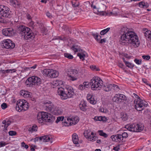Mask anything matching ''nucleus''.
<instances>
[{
    "instance_id": "obj_1",
    "label": "nucleus",
    "mask_w": 151,
    "mask_h": 151,
    "mask_svg": "<svg viewBox=\"0 0 151 151\" xmlns=\"http://www.w3.org/2000/svg\"><path fill=\"white\" fill-rule=\"evenodd\" d=\"M128 29L127 28L125 27L121 29L120 42V40L125 41L129 44L132 45L134 47H138L139 44L138 36L134 32L129 31Z\"/></svg>"
},
{
    "instance_id": "obj_2",
    "label": "nucleus",
    "mask_w": 151,
    "mask_h": 151,
    "mask_svg": "<svg viewBox=\"0 0 151 151\" xmlns=\"http://www.w3.org/2000/svg\"><path fill=\"white\" fill-rule=\"evenodd\" d=\"M17 32L21 35L22 38L26 40H33L35 37V35L32 30L24 25L18 26Z\"/></svg>"
},
{
    "instance_id": "obj_3",
    "label": "nucleus",
    "mask_w": 151,
    "mask_h": 151,
    "mask_svg": "<svg viewBox=\"0 0 151 151\" xmlns=\"http://www.w3.org/2000/svg\"><path fill=\"white\" fill-rule=\"evenodd\" d=\"M37 118L38 122L39 123H42L43 122L52 123L55 119V116L51 114L43 111L37 114Z\"/></svg>"
},
{
    "instance_id": "obj_4",
    "label": "nucleus",
    "mask_w": 151,
    "mask_h": 151,
    "mask_svg": "<svg viewBox=\"0 0 151 151\" xmlns=\"http://www.w3.org/2000/svg\"><path fill=\"white\" fill-rule=\"evenodd\" d=\"M103 82L102 80L99 78L97 77H93L90 82L91 89L93 90H100L103 84Z\"/></svg>"
},
{
    "instance_id": "obj_5",
    "label": "nucleus",
    "mask_w": 151,
    "mask_h": 151,
    "mask_svg": "<svg viewBox=\"0 0 151 151\" xmlns=\"http://www.w3.org/2000/svg\"><path fill=\"white\" fill-rule=\"evenodd\" d=\"M41 79L38 77L33 76L28 78L25 81L27 87H33V86H39L42 83Z\"/></svg>"
},
{
    "instance_id": "obj_6",
    "label": "nucleus",
    "mask_w": 151,
    "mask_h": 151,
    "mask_svg": "<svg viewBox=\"0 0 151 151\" xmlns=\"http://www.w3.org/2000/svg\"><path fill=\"white\" fill-rule=\"evenodd\" d=\"M133 95L138 99L134 106L135 109L138 111H142L144 109L145 107L148 105L147 103L144 100H142L139 97L137 94L133 93Z\"/></svg>"
},
{
    "instance_id": "obj_7",
    "label": "nucleus",
    "mask_w": 151,
    "mask_h": 151,
    "mask_svg": "<svg viewBox=\"0 0 151 151\" xmlns=\"http://www.w3.org/2000/svg\"><path fill=\"white\" fill-rule=\"evenodd\" d=\"M29 107V103L26 100H19L17 102L16 109L18 111L21 112L22 110H27Z\"/></svg>"
},
{
    "instance_id": "obj_8",
    "label": "nucleus",
    "mask_w": 151,
    "mask_h": 151,
    "mask_svg": "<svg viewBox=\"0 0 151 151\" xmlns=\"http://www.w3.org/2000/svg\"><path fill=\"white\" fill-rule=\"evenodd\" d=\"M125 127L129 131L137 132L141 131L144 129L142 125L136 124H127L125 126Z\"/></svg>"
},
{
    "instance_id": "obj_9",
    "label": "nucleus",
    "mask_w": 151,
    "mask_h": 151,
    "mask_svg": "<svg viewBox=\"0 0 151 151\" xmlns=\"http://www.w3.org/2000/svg\"><path fill=\"white\" fill-rule=\"evenodd\" d=\"M1 12L0 14H1L2 16L5 17L10 18L11 15V12L10 11L9 9L6 6L4 5H1Z\"/></svg>"
},
{
    "instance_id": "obj_10",
    "label": "nucleus",
    "mask_w": 151,
    "mask_h": 151,
    "mask_svg": "<svg viewBox=\"0 0 151 151\" xmlns=\"http://www.w3.org/2000/svg\"><path fill=\"white\" fill-rule=\"evenodd\" d=\"M91 6V7L95 10V11L96 10L97 12L100 13L104 12L106 9V6L101 2L97 3L96 5L92 4Z\"/></svg>"
},
{
    "instance_id": "obj_11",
    "label": "nucleus",
    "mask_w": 151,
    "mask_h": 151,
    "mask_svg": "<svg viewBox=\"0 0 151 151\" xmlns=\"http://www.w3.org/2000/svg\"><path fill=\"white\" fill-rule=\"evenodd\" d=\"M1 44L2 46L6 49L13 48L15 46V43L9 39L3 40Z\"/></svg>"
},
{
    "instance_id": "obj_12",
    "label": "nucleus",
    "mask_w": 151,
    "mask_h": 151,
    "mask_svg": "<svg viewBox=\"0 0 151 151\" xmlns=\"http://www.w3.org/2000/svg\"><path fill=\"white\" fill-rule=\"evenodd\" d=\"M78 71L76 69L71 70L67 73V75L69 78V79L72 81L76 80L77 79Z\"/></svg>"
},
{
    "instance_id": "obj_13",
    "label": "nucleus",
    "mask_w": 151,
    "mask_h": 151,
    "mask_svg": "<svg viewBox=\"0 0 151 151\" xmlns=\"http://www.w3.org/2000/svg\"><path fill=\"white\" fill-rule=\"evenodd\" d=\"M66 91V89L62 87L58 88L57 93L60 96L62 99L65 100L68 99Z\"/></svg>"
},
{
    "instance_id": "obj_14",
    "label": "nucleus",
    "mask_w": 151,
    "mask_h": 151,
    "mask_svg": "<svg viewBox=\"0 0 151 151\" xmlns=\"http://www.w3.org/2000/svg\"><path fill=\"white\" fill-rule=\"evenodd\" d=\"M2 33L5 36H10L13 35L15 33L14 31L12 28H7L3 29Z\"/></svg>"
},
{
    "instance_id": "obj_15",
    "label": "nucleus",
    "mask_w": 151,
    "mask_h": 151,
    "mask_svg": "<svg viewBox=\"0 0 151 151\" xmlns=\"http://www.w3.org/2000/svg\"><path fill=\"white\" fill-rule=\"evenodd\" d=\"M44 106L45 109L48 112H51L54 108L53 104L50 101L44 103Z\"/></svg>"
},
{
    "instance_id": "obj_16",
    "label": "nucleus",
    "mask_w": 151,
    "mask_h": 151,
    "mask_svg": "<svg viewBox=\"0 0 151 151\" xmlns=\"http://www.w3.org/2000/svg\"><path fill=\"white\" fill-rule=\"evenodd\" d=\"M58 76V73L55 70L50 69L48 76L51 78H54L57 77Z\"/></svg>"
},
{
    "instance_id": "obj_17",
    "label": "nucleus",
    "mask_w": 151,
    "mask_h": 151,
    "mask_svg": "<svg viewBox=\"0 0 151 151\" xmlns=\"http://www.w3.org/2000/svg\"><path fill=\"white\" fill-rule=\"evenodd\" d=\"M65 89H67L66 93L68 99L72 97L74 94L73 89L71 87L66 88Z\"/></svg>"
},
{
    "instance_id": "obj_18",
    "label": "nucleus",
    "mask_w": 151,
    "mask_h": 151,
    "mask_svg": "<svg viewBox=\"0 0 151 151\" xmlns=\"http://www.w3.org/2000/svg\"><path fill=\"white\" fill-rule=\"evenodd\" d=\"M67 121L70 122V124L71 125H75L79 121V118L77 116L73 117L71 118H67Z\"/></svg>"
},
{
    "instance_id": "obj_19",
    "label": "nucleus",
    "mask_w": 151,
    "mask_h": 151,
    "mask_svg": "<svg viewBox=\"0 0 151 151\" xmlns=\"http://www.w3.org/2000/svg\"><path fill=\"white\" fill-rule=\"evenodd\" d=\"M72 141L76 146H80L78 135L75 133L73 134L72 135Z\"/></svg>"
},
{
    "instance_id": "obj_20",
    "label": "nucleus",
    "mask_w": 151,
    "mask_h": 151,
    "mask_svg": "<svg viewBox=\"0 0 151 151\" xmlns=\"http://www.w3.org/2000/svg\"><path fill=\"white\" fill-rule=\"evenodd\" d=\"M144 35L147 40L151 41V31L148 30L147 29L143 28Z\"/></svg>"
},
{
    "instance_id": "obj_21",
    "label": "nucleus",
    "mask_w": 151,
    "mask_h": 151,
    "mask_svg": "<svg viewBox=\"0 0 151 151\" xmlns=\"http://www.w3.org/2000/svg\"><path fill=\"white\" fill-rule=\"evenodd\" d=\"M53 138L51 135H46L43 136V142L50 141V143L52 142Z\"/></svg>"
},
{
    "instance_id": "obj_22",
    "label": "nucleus",
    "mask_w": 151,
    "mask_h": 151,
    "mask_svg": "<svg viewBox=\"0 0 151 151\" xmlns=\"http://www.w3.org/2000/svg\"><path fill=\"white\" fill-rule=\"evenodd\" d=\"M104 90L106 92H108L111 91L112 89V86L111 84H106V85H103L102 86Z\"/></svg>"
},
{
    "instance_id": "obj_23",
    "label": "nucleus",
    "mask_w": 151,
    "mask_h": 151,
    "mask_svg": "<svg viewBox=\"0 0 151 151\" xmlns=\"http://www.w3.org/2000/svg\"><path fill=\"white\" fill-rule=\"evenodd\" d=\"M54 113L55 115H60L62 113L63 110L60 107H56L54 110Z\"/></svg>"
},
{
    "instance_id": "obj_24",
    "label": "nucleus",
    "mask_w": 151,
    "mask_h": 151,
    "mask_svg": "<svg viewBox=\"0 0 151 151\" xmlns=\"http://www.w3.org/2000/svg\"><path fill=\"white\" fill-rule=\"evenodd\" d=\"M139 6L141 8H147L149 6V4L144 2L141 1L139 4Z\"/></svg>"
},
{
    "instance_id": "obj_25",
    "label": "nucleus",
    "mask_w": 151,
    "mask_h": 151,
    "mask_svg": "<svg viewBox=\"0 0 151 151\" xmlns=\"http://www.w3.org/2000/svg\"><path fill=\"white\" fill-rule=\"evenodd\" d=\"M86 103L84 101H81L79 105L80 109L83 111H85L86 110Z\"/></svg>"
},
{
    "instance_id": "obj_26",
    "label": "nucleus",
    "mask_w": 151,
    "mask_h": 151,
    "mask_svg": "<svg viewBox=\"0 0 151 151\" xmlns=\"http://www.w3.org/2000/svg\"><path fill=\"white\" fill-rule=\"evenodd\" d=\"M16 70L15 69H8V70H1V72L5 74L6 73H13L15 72L16 71Z\"/></svg>"
},
{
    "instance_id": "obj_27",
    "label": "nucleus",
    "mask_w": 151,
    "mask_h": 151,
    "mask_svg": "<svg viewBox=\"0 0 151 151\" xmlns=\"http://www.w3.org/2000/svg\"><path fill=\"white\" fill-rule=\"evenodd\" d=\"M112 100L113 101L117 103L121 102L120 97L119 94H118L115 95L114 96Z\"/></svg>"
},
{
    "instance_id": "obj_28",
    "label": "nucleus",
    "mask_w": 151,
    "mask_h": 151,
    "mask_svg": "<svg viewBox=\"0 0 151 151\" xmlns=\"http://www.w3.org/2000/svg\"><path fill=\"white\" fill-rule=\"evenodd\" d=\"M92 35L98 42H99L100 39L101 38V36L100 35L98 36L97 33H95L92 32Z\"/></svg>"
},
{
    "instance_id": "obj_29",
    "label": "nucleus",
    "mask_w": 151,
    "mask_h": 151,
    "mask_svg": "<svg viewBox=\"0 0 151 151\" xmlns=\"http://www.w3.org/2000/svg\"><path fill=\"white\" fill-rule=\"evenodd\" d=\"M121 118L123 121H126L127 120L128 118V116L127 114L124 112H122L121 113Z\"/></svg>"
},
{
    "instance_id": "obj_30",
    "label": "nucleus",
    "mask_w": 151,
    "mask_h": 151,
    "mask_svg": "<svg viewBox=\"0 0 151 151\" xmlns=\"http://www.w3.org/2000/svg\"><path fill=\"white\" fill-rule=\"evenodd\" d=\"M90 130L89 129L86 130L84 131L83 134L86 138L88 139L89 137V136L91 135L90 134Z\"/></svg>"
},
{
    "instance_id": "obj_31",
    "label": "nucleus",
    "mask_w": 151,
    "mask_h": 151,
    "mask_svg": "<svg viewBox=\"0 0 151 151\" xmlns=\"http://www.w3.org/2000/svg\"><path fill=\"white\" fill-rule=\"evenodd\" d=\"M79 49V47L78 46L76 45H73L71 48V49L74 51L75 52H78V51H80Z\"/></svg>"
},
{
    "instance_id": "obj_32",
    "label": "nucleus",
    "mask_w": 151,
    "mask_h": 151,
    "mask_svg": "<svg viewBox=\"0 0 151 151\" xmlns=\"http://www.w3.org/2000/svg\"><path fill=\"white\" fill-rule=\"evenodd\" d=\"M110 29V28L108 27L106 29L101 31L100 32V34L101 35H103L107 33L109 31Z\"/></svg>"
},
{
    "instance_id": "obj_33",
    "label": "nucleus",
    "mask_w": 151,
    "mask_h": 151,
    "mask_svg": "<svg viewBox=\"0 0 151 151\" xmlns=\"http://www.w3.org/2000/svg\"><path fill=\"white\" fill-rule=\"evenodd\" d=\"M98 132L100 136H103L105 138H106L107 137L108 135L107 134L103 132L102 130H99Z\"/></svg>"
},
{
    "instance_id": "obj_34",
    "label": "nucleus",
    "mask_w": 151,
    "mask_h": 151,
    "mask_svg": "<svg viewBox=\"0 0 151 151\" xmlns=\"http://www.w3.org/2000/svg\"><path fill=\"white\" fill-rule=\"evenodd\" d=\"M64 56L65 57L70 59H72L73 58V57L72 55L68 53H64Z\"/></svg>"
},
{
    "instance_id": "obj_35",
    "label": "nucleus",
    "mask_w": 151,
    "mask_h": 151,
    "mask_svg": "<svg viewBox=\"0 0 151 151\" xmlns=\"http://www.w3.org/2000/svg\"><path fill=\"white\" fill-rule=\"evenodd\" d=\"M77 56L79 57L80 59L82 60H84V58L86 55L85 54H82L81 53H78L77 54Z\"/></svg>"
},
{
    "instance_id": "obj_36",
    "label": "nucleus",
    "mask_w": 151,
    "mask_h": 151,
    "mask_svg": "<svg viewBox=\"0 0 151 151\" xmlns=\"http://www.w3.org/2000/svg\"><path fill=\"white\" fill-rule=\"evenodd\" d=\"M64 117L63 116H59L57 118V119L56 120L55 122L58 123V122L60 121L63 122L64 120Z\"/></svg>"
},
{
    "instance_id": "obj_37",
    "label": "nucleus",
    "mask_w": 151,
    "mask_h": 151,
    "mask_svg": "<svg viewBox=\"0 0 151 151\" xmlns=\"http://www.w3.org/2000/svg\"><path fill=\"white\" fill-rule=\"evenodd\" d=\"M37 126L35 124L32 126V128H29V130L31 132H33V131H37Z\"/></svg>"
},
{
    "instance_id": "obj_38",
    "label": "nucleus",
    "mask_w": 151,
    "mask_h": 151,
    "mask_svg": "<svg viewBox=\"0 0 151 151\" xmlns=\"http://www.w3.org/2000/svg\"><path fill=\"white\" fill-rule=\"evenodd\" d=\"M125 65L127 67L131 68H132L134 66L133 64L128 62H125Z\"/></svg>"
},
{
    "instance_id": "obj_39",
    "label": "nucleus",
    "mask_w": 151,
    "mask_h": 151,
    "mask_svg": "<svg viewBox=\"0 0 151 151\" xmlns=\"http://www.w3.org/2000/svg\"><path fill=\"white\" fill-rule=\"evenodd\" d=\"M91 104H95L96 103V101L95 99L94 96H93L88 101Z\"/></svg>"
},
{
    "instance_id": "obj_40",
    "label": "nucleus",
    "mask_w": 151,
    "mask_h": 151,
    "mask_svg": "<svg viewBox=\"0 0 151 151\" xmlns=\"http://www.w3.org/2000/svg\"><path fill=\"white\" fill-rule=\"evenodd\" d=\"M50 69H44L42 72V73L45 76H48Z\"/></svg>"
},
{
    "instance_id": "obj_41",
    "label": "nucleus",
    "mask_w": 151,
    "mask_h": 151,
    "mask_svg": "<svg viewBox=\"0 0 151 151\" xmlns=\"http://www.w3.org/2000/svg\"><path fill=\"white\" fill-rule=\"evenodd\" d=\"M89 137L88 138V140L90 141H94L96 140V138L97 137H96L95 136H89Z\"/></svg>"
},
{
    "instance_id": "obj_42",
    "label": "nucleus",
    "mask_w": 151,
    "mask_h": 151,
    "mask_svg": "<svg viewBox=\"0 0 151 151\" xmlns=\"http://www.w3.org/2000/svg\"><path fill=\"white\" fill-rule=\"evenodd\" d=\"M71 3L73 6L74 7H77L79 5V3L78 2H76L75 1H72Z\"/></svg>"
},
{
    "instance_id": "obj_43",
    "label": "nucleus",
    "mask_w": 151,
    "mask_h": 151,
    "mask_svg": "<svg viewBox=\"0 0 151 151\" xmlns=\"http://www.w3.org/2000/svg\"><path fill=\"white\" fill-rule=\"evenodd\" d=\"M111 85L112 86V89L113 88L114 90L118 91L120 90L119 86L117 85L114 84H111Z\"/></svg>"
},
{
    "instance_id": "obj_44",
    "label": "nucleus",
    "mask_w": 151,
    "mask_h": 151,
    "mask_svg": "<svg viewBox=\"0 0 151 151\" xmlns=\"http://www.w3.org/2000/svg\"><path fill=\"white\" fill-rule=\"evenodd\" d=\"M119 97H120V100H121V101L122 100H124L126 101L127 100V98L125 96V95H124L123 94H119Z\"/></svg>"
},
{
    "instance_id": "obj_45",
    "label": "nucleus",
    "mask_w": 151,
    "mask_h": 151,
    "mask_svg": "<svg viewBox=\"0 0 151 151\" xmlns=\"http://www.w3.org/2000/svg\"><path fill=\"white\" fill-rule=\"evenodd\" d=\"M63 125L65 126H69L71 125L70 124V122H68L67 120V121L65 120H64L63 122H62Z\"/></svg>"
},
{
    "instance_id": "obj_46",
    "label": "nucleus",
    "mask_w": 151,
    "mask_h": 151,
    "mask_svg": "<svg viewBox=\"0 0 151 151\" xmlns=\"http://www.w3.org/2000/svg\"><path fill=\"white\" fill-rule=\"evenodd\" d=\"M90 68L93 70H95L97 71L100 70V69L98 68H96V65H91Z\"/></svg>"
},
{
    "instance_id": "obj_47",
    "label": "nucleus",
    "mask_w": 151,
    "mask_h": 151,
    "mask_svg": "<svg viewBox=\"0 0 151 151\" xmlns=\"http://www.w3.org/2000/svg\"><path fill=\"white\" fill-rule=\"evenodd\" d=\"M142 58L146 60H149L150 59V56L149 55H143L142 56Z\"/></svg>"
},
{
    "instance_id": "obj_48",
    "label": "nucleus",
    "mask_w": 151,
    "mask_h": 151,
    "mask_svg": "<svg viewBox=\"0 0 151 151\" xmlns=\"http://www.w3.org/2000/svg\"><path fill=\"white\" fill-rule=\"evenodd\" d=\"M9 135L12 136L15 135L17 134L16 132L14 131H9Z\"/></svg>"
},
{
    "instance_id": "obj_49",
    "label": "nucleus",
    "mask_w": 151,
    "mask_h": 151,
    "mask_svg": "<svg viewBox=\"0 0 151 151\" xmlns=\"http://www.w3.org/2000/svg\"><path fill=\"white\" fill-rule=\"evenodd\" d=\"M10 2L12 5L14 7V5H16L18 1L16 0H11Z\"/></svg>"
},
{
    "instance_id": "obj_50",
    "label": "nucleus",
    "mask_w": 151,
    "mask_h": 151,
    "mask_svg": "<svg viewBox=\"0 0 151 151\" xmlns=\"http://www.w3.org/2000/svg\"><path fill=\"white\" fill-rule=\"evenodd\" d=\"M134 61L138 65H140L142 63L141 60H139L136 59L134 60Z\"/></svg>"
},
{
    "instance_id": "obj_51",
    "label": "nucleus",
    "mask_w": 151,
    "mask_h": 151,
    "mask_svg": "<svg viewBox=\"0 0 151 151\" xmlns=\"http://www.w3.org/2000/svg\"><path fill=\"white\" fill-rule=\"evenodd\" d=\"M11 123V122L10 121H8L6 122V125L4 126V128H5V129H7L6 128Z\"/></svg>"
},
{
    "instance_id": "obj_52",
    "label": "nucleus",
    "mask_w": 151,
    "mask_h": 151,
    "mask_svg": "<svg viewBox=\"0 0 151 151\" xmlns=\"http://www.w3.org/2000/svg\"><path fill=\"white\" fill-rule=\"evenodd\" d=\"M94 119L96 121H101L102 119V116L96 117L94 118Z\"/></svg>"
},
{
    "instance_id": "obj_53",
    "label": "nucleus",
    "mask_w": 151,
    "mask_h": 151,
    "mask_svg": "<svg viewBox=\"0 0 151 151\" xmlns=\"http://www.w3.org/2000/svg\"><path fill=\"white\" fill-rule=\"evenodd\" d=\"M1 106L2 109H4L7 107V105L5 103H3L1 104Z\"/></svg>"
},
{
    "instance_id": "obj_54",
    "label": "nucleus",
    "mask_w": 151,
    "mask_h": 151,
    "mask_svg": "<svg viewBox=\"0 0 151 151\" xmlns=\"http://www.w3.org/2000/svg\"><path fill=\"white\" fill-rule=\"evenodd\" d=\"M26 93H24V96L23 97H24L25 98H28L29 97H30V95L28 93L29 92L27 91H26Z\"/></svg>"
},
{
    "instance_id": "obj_55",
    "label": "nucleus",
    "mask_w": 151,
    "mask_h": 151,
    "mask_svg": "<svg viewBox=\"0 0 151 151\" xmlns=\"http://www.w3.org/2000/svg\"><path fill=\"white\" fill-rule=\"evenodd\" d=\"M83 85L84 86V87H86L88 88V85H89V82H84L83 83Z\"/></svg>"
},
{
    "instance_id": "obj_56",
    "label": "nucleus",
    "mask_w": 151,
    "mask_h": 151,
    "mask_svg": "<svg viewBox=\"0 0 151 151\" xmlns=\"http://www.w3.org/2000/svg\"><path fill=\"white\" fill-rule=\"evenodd\" d=\"M122 135L123 136V137L125 138L127 137L128 136V134L127 133L125 132L122 133Z\"/></svg>"
},
{
    "instance_id": "obj_57",
    "label": "nucleus",
    "mask_w": 151,
    "mask_h": 151,
    "mask_svg": "<svg viewBox=\"0 0 151 151\" xmlns=\"http://www.w3.org/2000/svg\"><path fill=\"white\" fill-rule=\"evenodd\" d=\"M93 95H91L90 94H88L87 96V99L88 101L89 100L93 97Z\"/></svg>"
},
{
    "instance_id": "obj_58",
    "label": "nucleus",
    "mask_w": 151,
    "mask_h": 151,
    "mask_svg": "<svg viewBox=\"0 0 151 151\" xmlns=\"http://www.w3.org/2000/svg\"><path fill=\"white\" fill-rule=\"evenodd\" d=\"M6 145V143L4 142H0V147H4Z\"/></svg>"
},
{
    "instance_id": "obj_59",
    "label": "nucleus",
    "mask_w": 151,
    "mask_h": 151,
    "mask_svg": "<svg viewBox=\"0 0 151 151\" xmlns=\"http://www.w3.org/2000/svg\"><path fill=\"white\" fill-rule=\"evenodd\" d=\"M21 6V4L19 2H17V3L16 4V5H14V7H16L17 8H19Z\"/></svg>"
},
{
    "instance_id": "obj_60",
    "label": "nucleus",
    "mask_w": 151,
    "mask_h": 151,
    "mask_svg": "<svg viewBox=\"0 0 151 151\" xmlns=\"http://www.w3.org/2000/svg\"><path fill=\"white\" fill-rule=\"evenodd\" d=\"M84 86L83 85L81 84L78 87V89L81 90H82L83 88H85Z\"/></svg>"
},
{
    "instance_id": "obj_61",
    "label": "nucleus",
    "mask_w": 151,
    "mask_h": 151,
    "mask_svg": "<svg viewBox=\"0 0 151 151\" xmlns=\"http://www.w3.org/2000/svg\"><path fill=\"white\" fill-rule=\"evenodd\" d=\"M26 92L25 91L22 90L20 91V93L21 96H24V94Z\"/></svg>"
},
{
    "instance_id": "obj_62",
    "label": "nucleus",
    "mask_w": 151,
    "mask_h": 151,
    "mask_svg": "<svg viewBox=\"0 0 151 151\" xmlns=\"http://www.w3.org/2000/svg\"><path fill=\"white\" fill-rule=\"evenodd\" d=\"M119 145H118L117 146L114 147L113 148V150H115L118 151L119 149Z\"/></svg>"
},
{
    "instance_id": "obj_63",
    "label": "nucleus",
    "mask_w": 151,
    "mask_h": 151,
    "mask_svg": "<svg viewBox=\"0 0 151 151\" xmlns=\"http://www.w3.org/2000/svg\"><path fill=\"white\" fill-rule=\"evenodd\" d=\"M59 38L60 40H67L68 39L66 37H59Z\"/></svg>"
},
{
    "instance_id": "obj_64",
    "label": "nucleus",
    "mask_w": 151,
    "mask_h": 151,
    "mask_svg": "<svg viewBox=\"0 0 151 151\" xmlns=\"http://www.w3.org/2000/svg\"><path fill=\"white\" fill-rule=\"evenodd\" d=\"M111 138L113 141L117 142L116 139V135H113L111 137Z\"/></svg>"
}]
</instances>
